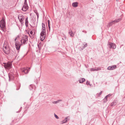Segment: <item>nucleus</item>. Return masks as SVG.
<instances>
[{
  "label": "nucleus",
  "mask_w": 125,
  "mask_h": 125,
  "mask_svg": "<svg viewBox=\"0 0 125 125\" xmlns=\"http://www.w3.org/2000/svg\"><path fill=\"white\" fill-rule=\"evenodd\" d=\"M121 20V18H119L113 21H112L108 23V24L107 25V27H109L112 26L113 24H115L116 23H117Z\"/></svg>",
  "instance_id": "3"
},
{
  "label": "nucleus",
  "mask_w": 125,
  "mask_h": 125,
  "mask_svg": "<svg viewBox=\"0 0 125 125\" xmlns=\"http://www.w3.org/2000/svg\"><path fill=\"white\" fill-rule=\"evenodd\" d=\"M10 55V56L12 57L14 55H15V54L16 55L15 53V50L12 51L10 50L9 53Z\"/></svg>",
  "instance_id": "12"
},
{
  "label": "nucleus",
  "mask_w": 125,
  "mask_h": 125,
  "mask_svg": "<svg viewBox=\"0 0 125 125\" xmlns=\"http://www.w3.org/2000/svg\"><path fill=\"white\" fill-rule=\"evenodd\" d=\"M83 45H84V46L83 47L84 48L85 47H86L87 46V43H86L85 44H83Z\"/></svg>",
  "instance_id": "29"
},
{
  "label": "nucleus",
  "mask_w": 125,
  "mask_h": 125,
  "mask_svg": "<svg viewBox=\"0 0 125 125\" xmlns=\"http://www.w3.org/2000/svg\"><path fill=\"white\" fill-rule=\"evenodd\" d=\"M19 37V36H18L15 39V47L17 50H19L21 45L22 44H20L19 42L16 41V40L17 39V38H18Z\"/></svg>",
  "instance_id": "2"
},
{
  "label": "nucleus",
  "mask_w": 125,
  "mask_h": 125,
  "mask_svg": "<svg viewBox=\"0 0 125 125\" xmlns=\"http://www.w3.org/2000/svg\"><path fill=\"white\" fill-rule=\"evenodd\" d=\"M22 40H23V43L24 44L27 43L26 41H28V37L26 35H23L22 37V39L21 40V44H22Z\"/></svg>",
  "instance_id": "4"
},
{
  "label": "nucleus",
  "mask_w": 125,
  "mask_h": 125,
  "mask_svg": "<svg viewBox=\"0 0 125 125\" xmlns=\"http://www.w3.org/2000/svg\"><path fill=\"white\" fill-rule=\"evenodd\" d=\"M18 18L20 22H21L24 19V17L22 15L20 14L18 16Z\"/></svg>",
  "instance_id": "10"
},
{
  "label": "nucleus",
  "mask_w": 125,
  "mask_h": 125,
  "mask_svg": "<svg viewBox=\"0 0 125 125\" xmlns=\"http://www.w3.org/2000/svg\"><path fill=\"white\" fill-rule=\"evenodd\" d=\"M123 45H121V46H123Z\"/></svg>",
  "instance_id": "47"
},
{
  "label": "nucleus",
  "mask_w": 125,
  "mask_h": 125,
  "mask_svg": "<svg viewBox=\"0 0 125 125\" xmlns=\"http://www.w3.org/2000/svg\"><path fill=\"white\" fill-rule=\"evenodd\" d=\"M9 80H13L14 79V76L13 73H11L9 74Z\"/></svg>",
  "instance_id": "8"
},
{
  "label": "nucleus",
  "mask_w": 125,
  "mask_h": 125,
  "mask_svg": "<svg viewBox=\"0 0 125 125\" xmlns=\"http://www.w3.org/2000/svg\"><path fill=\"white\" fill-rule=\"evenodd\" d=\"M69 120V119L68 118V117H67L65 118V119L62 121V124L65 123L66 122L68 121Z\"/></svg>",
  "instance_id": "17"
},
{
  "label": "nucleus",
  "mask_w": 125,
  "mask_h": 125,
  "mask_svg": "<svg viewBox=\"0 0 125 125\" xmlns=\"http://www.w3.org/2000/svg\"><path fill=\"white\" fill-rule=\"evenodd\" d=\"M25 24L26 27L28 26V24L26 23Z\"/></svg>",
  "instance_id": "39"
},
{
  "label": "nucleus",
  "mask_w": 125,
  "mask_h": 125,
  "mask_svg": "<svg viewBox=\"0 0 125 125\" xmlns=\"http://www.w3.org/2000/svg\"><path fill=\"white\" fill-rule=\"evenodd\" d=\"M108 46L110 48H112L115 49L116 48V46L115 44L111 42H109Z\"/></svg>",
  "instance_id": "5"
},
{
  "label": "nucleus",
  "mask_w": 125,
  "mask_h": 125,
  "mask_svg": "<svg viewBox=\"0 0 125 125\" xmlns=\"http://www.w3.org/2000/svg\"><path fill=\"white\" fill-rule=\"evenodd\" d=\"M38 48L39 49V50H40V49H41V48H40V47H39V45H38Z\"/></svg>",
  "instance_id": "40"
},
{
  "label": "nucleus",
  "mask_w": 125,
  "mask_h": 125,
  "mask_svg": "<svg viewBox=\"0 0 125 125\" xmlns=\"http://www.w3.org/2000/svg\"><path fill=\"white\" fill-rule=\"evenodd\" d=\"M27 4V0H25L24 2V5Z\"/></svg>",
  "instance_id": "32"
},
{
  "label": "nucleus",
  "mask_w": 125,
  "mask_h": 125,
  "mask_svg": "<svg viewBox=\"0 0 125 125\" xmlns=\"http://www.w3.org/2000/svg\"><path fill=\"white\" fill-rule=\"evenodd\" d=\"M116 104V101H114L110 105L111 106H114V105H115Z\"/></svg>",
  "instance_id": "21"
},
{
  "label": "nucleus",
  "mask_w": 125,
  "mask_h": 125,
  "mask_svg": "<svg viewBox=\"0 0 125 125\" xmlns=\"http://www.w3.org/2000/svg\"><path fill=\"white\" fill-rule=\"evenodd\" d=\"M68 103H67V105H66L67 106L68 105Z\"/></svg>",
  "instance_id": "44"
},
{
  "label": "nucleus",
  "mask_w": 125,
  "mask_h": 125,
  "mask_svg": "<svg viewBox=\"0 0 125 125\" xmlns=\"http://www.w3.org/2000/svg\"><path fill=\"white\" fill-rule=\"evenodd\" d=\"M28 17H27V18L25 19V21H28Z\"/></svg>",
  "instance_id": "42"
},
{
  "label": "nucleus",
  "mask_w": 125,
  "mask_h": 125,
  "mask_svg": "<svg viewBox=\"0 0 125 125\" xmlns=\"http://www.w3.org/2000/svg\"><path fill=\"white\" fill-rule=\"evenodd\" d=\"M102 91H101L99 94L97 93L96 94V96H97V97H99L102 94Z\"/></svg>",
  "instance_id": "24"
},
{
  "label": "nucleus",
  "mask_w": 125,
  "mask_h": 125,
  "mask_svg": "<svg viewBox=\"0 0 125 125\" xmlns=\"http://www.w3.org/2000/svg\"><path fill=\"white\" fill-rule=\"evenodd\" d=\"M5 22L4 19L3 18H2L1 21H0V25L1 26V25L2 28H4L5 27Z\"/></svg>",
  "instance_id": "11"
},
{
  "label": "nucleus",
  "mask_w": 125,
  "mask_h": 125,
  "mask_svg": "<svg viewBox=\"0 0 125 125\" xmlns=\"http://www.w3.org/2000/svg\"><path fill=\"white\" fill-rule=\"evenodd\" d=\"M3 64H4L3 66L6 69H9L12 68V64L11 62H8L7 63H3Z\"/></svg>",
  "instance_id": "1"
},
{
  "label": "nucleus",
  "mask_w": 125,
  "mask_h": 125,
  "mask_svg": "<svg viewBox=\"0 0 125 125\" xmlns=\"http://www.w3.org/2000/svg\"><path fill=\"white\" fill-rule=\"evenodd\" d=\"M48 26H50V21L49 20H48Z\"/></svg>",
  "instance_id": "31"
},
{
  "label": "nucleus",
  "mask_w": 125,
  "mask_h": 125,
  "mask_svg": "<svg viewBox=\"0 0 125 125\" xmlns=\"http://www.w3.org/2000/svg\"><path fill=\"white\" fill-rule=\"evenodd\" d=\"M34 12L36 13V14L37 15V18H38L39 17V14L37 12V11L35 10L34 11Z\"/></svg>",
  "instance_id": "25"
},
{
  "label": "nucleus",
  "mask_w": 125,
  "mask_h": 125,
  "mask_svg": "<svg viewBox=\"0 0 125 125\" xmlns=\"http://www.w3.org/2000/svg\"><path fill=\"white\" fill-rule=\"evenodd\" d=\"M30 33L31 34H32L33 33V32L32 31H31L30 32Z\"/></svg>",
  "instance_id": "37"
},
{
  "label": "nucleus",
  "mask_w": 125,
  "mask_h": 125,
  "mask_svg": "<svg viewBox=\"0 0 125 125\" xmlns=\"http://www.w3.org/2000/svg\"><path fill=\"white\" fill-rule=\"evenodd\" d=\"M54 116L57 119H58L59 118V117L58 116L56 115L55 114H54Z\"/></svg>",
  "instance_id": "28"
},
{
  "label": "nucleus",
  "mask_w": 125,
  "mask_h": 125,
  "mask_svg": "<svg viewBox=\"0 0 125 125\" xmlns=\"http://www.w3.org/2000/svg\"><path fill=\"white\" fill-rule=\"evenodd\" d=\"M35 34V33H34V34L32 35V38H33L34 36V34Z\"/></svg>",
  "instance_id": "41"
},
{
  "label": "nucleus",
  "mask_w": 125,
  "mask_h": 125,
  "mask_svg": "<svg viewBox=\"0 0 125 125\" xmlns=\"http://www.w3.org/2000/svg\"><path fill=\"white\" fill-rule=\"evenodd\" d=\"M3 52H4L5 53L7 54H9L10 50H9V49L8 48L5 46L3 48Z\"/></svg>",
  "instance_id": "6"
},
{
  "label": "nucleus",
  "mask_w": 125,
  "mask_h": 125,
  "mask_svg": "<svg viewBox=\"0 0 125 125\" xmlns=\"http://www.w3.org/2000/svg\"><path fill=\"white\" fill-rule=\"evenodd\" d=\"M100 69L99 68H91L90 70L92 71H97L100 70Z\"/></svg>",
  "instance_id": "16"
},
{
  "label": "nucleus",
  "mask_w": 125,
  "mask_h": 125,
  "mask_svg": "<svg viewBox=\"0 0 125 125\" xmlns=\"http://www.w3.org/2000/svg\"><path fill=\"white\" fill-rule=\"evenodd\" d=\"M48 27H49V31H50V26H48Z\"/></svg>",
  "instance_id": "35"
},
{
  "label": "nucleus",
  "mask_w": 125,
  "mask_h": 125,
  "mask_svg": "<svg viewBox=\"0 0 125 125\" xmlns=\"http://www.w3.org/2000/svg\"><path fill=\"white\" fill-rule=\"evenodd\" d=\"M18 85V88L16 89V90H19V89H20V86H21L20 84V83H19Z\"/></svg>",
  "instance_id": "27"
},
{
  "label": "nucleus",
  "mask_w": 125,
  "mask_h": 125,
  "mask_svg": "<svg viewBox=\"0 0 125 125\" xmlns=\"http://www.w3.org/2000/svg\"><path fill=\"white\" fill-rule=\"evenodd\" d=\"M17 57V56H16H16H15V57Z\"/></svg>",
  "instance_id": "45"
},
{
  "label": "nucleus",
  "mask_w": 125,
  "mask_h": 125,
  "mask_svg": "<svg viewBox=\"0 0 125 125\" xmlns=\"http://www.w3.org/2000/svg\"><path fill=\"white\" fill-rule=\"evenodd\" d=\"M111 95H110V94H109L108 95H107V96H106V97H109V96H110Z\"/></svg>",
  "instance_id": "34"
},
{
  "label": "nucleus",
  "mask_w": 125,
  "mask_h": 125,
  "mask_svg": "<svg viewBox=\"0 0 125 125\" xmlns=\"http://www.w3.org/2000/svg\"><path fill=\"white\" fill-rule=\"evenodd\" d=\"M42 32H45V24L43 23H42Z\"/></svg>",
  "instance_id": "15"
},
{
  "label": "nucleus",
  "mask_w": 125,
  "mask_h": 125,
  "mask_svg": "<svg viewBox=\"0 0 125 125\" xmlns=\"http://www.w3.org/2000/svg\"><path fill=\"white\" fill-rule=\"evenodd\" d=\"M117 1L119 0H116Z\"/></svg>",
  "instance_id": "48"
},
{
  "label": "nucleus",
  "mask_w": 125,
  "mask_h": 125,
  "mask_svg": "<svg viewBox=\"0 0 125 125\" xmlns=\"http://www.w3.org/2000/svg\"><path fill=\"white\" fill-rule=\"evenodd\" d=\"M69 33L70 35V36L72 37H73L74 35L71 30H69Z\"/></svg>",
  "instance_id": "19"
},
{
  "label": "nucleus",
  "mask_w": 125,
  "mask_h": 125,
  "mask_svg": "<svg viewBox=\"0 0 125 125\" xmlns=\"http://www.w3.org/2000/svg\"><path fill=\"white\" fill-rule=\"evenodd\" d=\"M30 37H31V36L30 35Z\"/></svg>",
  "instance_id": "46"
},
{
  "label": "nucleus",
  "mask_w": 125,
  "mask_h": 125,
  "mask_svg": "<svg viewBox=\"0 0 125 125\" xmlns=\"http://www.w3.org/2000/svg\"><path fill=\"white\" fill-rule=\"evenodd\" d=\"M34 86L33 85H30L29 87V88L30 90H31L33 88V87Z\"/></svg>",
  "instance_id": "23"
},
{
  "label": "nucleus",
  "mask_w": 125,
  "mask_h": 125,
  "mask_svg": "<svg viewBox=\"0 0 125 125\" xmlns=\"http://www.w3.org/2000/svg\"><path fill=\"white\" fill-rule=\"evenodd\" d=\"M28 73H27V72H26V71H25V74H27Z\"/></svg>",
  "instance_id": "43"
},
{
  "label": "nucleus",
  "mask_w": 125,
  "mask_h": 125,
  "mask_svg": "<svg viewBox=\"0 0 125 125\" xmlns=\"http://www.w3.org/2000/svg\"><path fill=\"white\" fill-rule=\"evenodd\" d=\"M22 107H21L20 108V110H19L17 112V113H19V112H20L21 111V109H22Z\"/></svg>",
  "instance_id": "33"
},
{
  "label": "nucleus",
  "mask_w": 125,
  "mask_h": 125,
  "mask_svg": "<svg viewBox=\"0 0 125 125\" xmlns=\"http://www.w3.org/2000/svg\"><path fill=\"white\" fill-rule=\"evenodd\" d=\"M85 125H87L86 124Z\"/></svg>",
  "instance_id": "50"
},
{
  "label": "nucleus",
  "mask_w": 125,
  "mask_h": 125,
  "mask_svg": "<svg viewBox=\"0 0 125 125\" xmlns=\"http://www.w3.org/2000/svg\"><path fill=\"white\" fill-rule=\"evenodd\" d=\"M85 79L84 78H82L80 79L79 81V83H83V82L85 81Z\"/></svg>",
  "instance_id": "20"
},
{
  "label": "nucleus",
  "mask_w": 125,
  "mask_h": 125,
  "mask_svg": "<svg viewBox=\"0 0 125 125\" xmlns=\"http://www.w3.org/2000/svg\"><path fill=\"white\" fill-rule=\"evenodd\" d=\"M28 8L27 4L24 5L21 10L23 11H26L27 10Z\"/></svg>",
  "instance_id": "13"
},
{
  "label": "nucleus",
  "mask_w": 125,
  "mask_h": 125,
  "mask_svg": "<svg viewBox=\"0 0 125 125\" xmlns=\"http://www.w3.org/2000/svg\"><path fill=\"white\" fill-rule=\"evenodd\" d=\"M91 125H92V124H91Z\"/></svg>",
  "instance_id": "49"
},
{
  "label": "nucleus",
  "mask_w": 125,
  "mask_h": 125,
  "mask_svg": "<svg viewBox=\"0 0 125 125\" xmlns=\"http://www.w3.org/2000/svg\"><path fill=\"white\" fill-rule=\"evenodd\" d=\"M45 32H41L40 33V38L41 41H43L44 39L45 36L44 35Z\"/></svg>",
  "instance_id": "7"
},
{
  "label": "nucleus",
  "mask_w": 125,
  "mask_h": 125,
  "mask_svg": "<svg viewBox=\"0 0 125 125\" xmlns=\"http://www.w3.org/2000/svg\"><path fill=\"white\" fill-rule=\"evenodd\" d=\"M78 3L77 2H73L72 4V6L74 7H76L78 6Z\"/></svg>",
  "instance_id": "18"
},
{
  "label": "nucleus",
  "mask_w": 125,
  "mask_h": 125,
  "mask_svg": "<svg viewBox=\"0 0 125 125\" xmlns=\"http://www.w3.org/2000/svg\"><path fill=\"white\" fill-rule=\"evenodd\" d=\"M62 101V100H58L57 101H54L53 102H52V103L53 104H57L60 101Z\"/></svg>",
  "instance_id": "22"
},
{
  "label": "nucleus",
  "mask_w": 125,
  "mask_h": 125,
  "mask_svg": "<svg viewBox=\"0 0 125 125\" xmlns=\"http://www.w3.org/2000/svg\"><path fill=\"white\" fill-rule=\"evenodd\" d=\"M30 68H29V69H30ZM26 71L27 73H28L29 71V70H28L26 68H23L22 69H21V71L23 73H24L25 74V71Z\"/></svg>",
  "instance_id": "14"
},
{
  "label": "nucleus",
  "mask_w": 125,
  "mask_h": 125,
  "mask_svg": "<svg viewBox=\"0 0 125 125\" xmlns=\"http://www.w3.org/2000/svg\"><path fill=\"white\" fill-rule=\"evenodd\" d=\"M28 21H25V24L26 23V24H28Z\"/></svg>",
  "instance_id": "36"
},
{
  "label": "nucleus",
  "mask_w": 125,
  "mask_h": 125,
  "mask_svg": "<svg viewBox=\"0 0 125 125\" xmlns=\"http://www.w3.org/2000/svg\"><path fill=\"white\" fill-rule=\"evenodd\" d=\"M107 97H106V96L105 97L104 99H103V100L104 101V103H105L107 101Z\"/></svg>",
  "instance_id": "26"
},
{
  "label": "nucleus",
  "mask_w": 125,
  "mask_h": 125,
  "mask_svg": "<svg viewBox=\"0 0 125 125\" xmlns=\"http://www.w3.org/2000/svg\"><path fill=\"white\" fill-rule=\"evenodd\" d=\"M117 68V66L115 65H114L111 66H110L108 67L107 69L108 70H113Z\"/></svg>",
  "instance_id": "9"
},
{
  "label": "nucleus",
  "mask_w": 125,
  "mask_h": 125,
  "mask_svg": "<svg viewBox=\"0 0 125 125\" xmlns=\"http://www.w3.org/2000/svg\"><path fill=\"white\" fill-rule=\"evenodd\" d=\"M90 82H88V81H87L86 83V84L87 85H90Z\"/></svg>",
  "instance_id": "30"
},
{
  "label": "nucleus",
  "mask_w": 125,
  "mask_h": 125,
  "mask_svg": "<svg viewBox=\"0 0 125 125\" xmlns=\"http://www.w3.org/2000/svg\"><path fill=\"white\" fill-rule=\"evenodd\" d=\"M82 32H84L85 33H87V32L85 31H83Z\"/></svg>",
  "instance_id": "38"
}]
</instances>
